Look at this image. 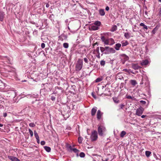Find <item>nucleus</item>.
I'll list each match as a JSON object with an SVG mask.
<instances>
[{
    "label": "nucleus",
    "instance_id": "obj_1",
    "mask_svg": "<svg viewBox=\"0 0 161 161\" xmlns=\"http://www.w3.org/2000/svg\"><path fill=\"white\" fill-rule=\"evenodd\" d=\"M101 39L104 43L106 45H112L115 43L113 39L107 38L104 36L101 37Z\"/></svg>",
    "mask_w": 161,
    "mask_h": 161
},
{
    "label": "nucleus",
    "instance_id": "obj_2",
    "mask_svg": "<svg viewBox=\"0 0 161 161\" xmlns=\"http://www.w3.org/2000/svg\"><path fill=\"white\" fill-rule=\"evenodd\" d=\"M83 61L81 59H78L75 65V70L76 71H80L82 67Z\"/></svg>",
    "mask_w": 161,
    "mask_h": 161
},
{
    "label": "nucleus",
    "instance_id": "obj_3",
    "mask_svg": "<svg viewBox=\"0 0 161 161\" xmlns=\"http://www.w3.org/2000/svg\"><path fill=\"white\" fill-rule=\"evenodd\" d=\"M106 130V128L103 125H100L98 126V131L99 134L100 136H103Z\"/></svg>",
    "mask_w": 161,
    "mask_h": 161
},
{
    "label": "nucleus",
    "instance_id": "obj_4",
    "mask_svg": "<svg viewBox=\"0 0 161 161\" xmlns=\"http://www.w3.org/2000/svg\"><path fill=\"white\" fill-rule=\"evenodd\" d=\"M98 138L97 133L96 131L94 130L91 133L90 138L92 141H96Z\"/></svg>",
    "mask_w": 161,
    "mask_h": 161
},
{
    "label": "nucleus",
    "instance_id": "obj_5",
    "mask_svg": "<svg viewBox=\"0 0 161 161\" xmlns=\"http://www.w3.org/2000/svg\"><path fill=\"white\" fill-rule=\"evenodd\" d=\"M115 52V51L113 48L108 47H106V52L105 53V54H108L110 53H114Z\"/></svg>",
    "mask_w": 161,
    "mask_h": 161
},
{
    "label": "nucleus",
    "instance_id": "obj_6",
    "mask_svg": "<svg viewBox=\"0 0 161 161\" xmlns=\"http://www.w3.org/2000/svg\"><path fill=\"white\" fill-rule=\"evenodd\" d=\"M144 109L142 107L138 108L136 111V114L138 116H140L142 114Z\"/></svg>",
    "mask_w": 161,
    "mask_h": 161
},
{
    "label": "nucleus",
    "instance_id": "obj_7",
    "mask_svg": "<svg viewBox=\"0 0 161 161\" xmlns=\"http://www.w3.org/2000/svg\"><path fill=\"white\" fill-rule=\"evenodd\" d=\"M8 158L12 161H20L18 158L13 156H8Z\"/></svg>",
    "mask_w": 161,
    "mask_h": 161
},
{
    "label": "nucleus",
    "instance_id": "obj_8",
    "mask_svg": "<svg viewBox=\"0 0 161 161\" xmlns=\"http://www.w3.org/2000/svg\"><path fill=\"white\" fill-rule=\"evenodd\" d=\"M97 107L93 108L91 110V115L93 116L95 115L97 111Z\"/></svg>",
    "mask_w": 161,
    "mask_h": 161
},
{
    "label": "nucleus",
    "instance_id": "obj_9",
    "mask_svg": "<svg viewBox=\"0 0 161 161\" xmlns=\"http://www.w3.org/2000/svg\"><path fill=\"white\" fill-rule=\"evenodd\" d=\"M103 115V113L101 112L100 110H98L97 114V117L98 119H100L101 118V116Z\"/></svg>",
    "mask_w": 161,
    "mask_h": 161
},
{
    "label": "nucleus",
    "instance_id": "obj_10",
    "mask_svg": "<svg viewBox=\"0 0 161 161\" xmlns=\"http://www.w3.org/2000/svg\"><path fill=\"white\" fill-rule=\"evenodd\" d=\"M149 63L147 59L143 60L141 63V64L142 66L146 65H147Z\"/></svg>",
    "mask_w": 161,
    "mask_h": 161
},
{
    "label": "nucleus",
    "instance_id": "obj_11",
    "mask_svg": "<svg viewBox=\"0 0 161 161\" xmlns=\"http://www.w3.org/2000/svg\"><path fill=\"white\" fill-rule=\"evenodd\" d=\"M132 68L136 70L139 69L140 67L136 64H132Z\"/></svg>",
    "mask_w": 161,
    "mask_h": 161
},
{
    "label": "nucleus",
    "instance_id": "obj_12",
    "mask_svg": "<svg viewBox=\"0 0 161 161\" xmlns=\"http://www.w3.org/2000/svg\"><path fill=\"white\" fill-rule=\"evenodd\" d=\"M90 28L93 30H96L99 29V27L97 26H96L95 25H92L91 27Z\"/></svg>",
    "mask_w": 161,
    "mask_h": 161
},
{
    "label": "nucleus",
    "instance_id": "obj_13",
    "mask_svg": "<svg viewBox=\"0 0 161 161\" xmlns=\"http://www.w3.org/2000/svg\"><path fill=\"white\" fill-rule=\"evenodd\" d=\"M99 13L102 16H104L105 14V12L104 9H100L99 10Z\"/></svg>",
    "mask_w": 161,
    "mask_h": 161
},
{
    "label": "nucleus",
    "instance_id": "obj_14",
    "mask_svg": "<svg viewBox=\"0 0 161 161\" xmlns=\"http://www.w3.org/2000/svg\"><path fill=\"white\" fill-rule=\"evenodd\" d=\"M4 15V13L0 11V20L1 21H2L3 20Z\"/></svg>",
    "mask_w": 161,
    "mask_h": 161
},
{
    "label": "nucleus",
    "instance_id": "obj_15",
    "mask_svg": "<svg viewBox=\"0 0 161 161\" xmlns=\"http://www.w3.org/2000/svg\"><path fill=\"white\" fill-rule=\"evenodd\" d=\"M121 45L120 43H117L116 44L114 47L115 49L116 50H119V49L120 47H121Z\"/></svg>",
    "mask_w": 161,
    "mask_h": 161
},
{
    "label": "nucleus",
    "instance_id": "obj_16",
    "mask_svg": "<svg viewBox=\"0 0 161 161\" xmlns=\"http://www.w3.org/2000/svg\"><path fill=\"white\" fill-rule=\"evenodd\" d=\"M130 84L133 86H135L136 85L137 83L135 80H131L130 81Z\"/></svg>",
    "mask_w": 161,
    "mask_h": 161
},
{
    "label": "nucleus",
    "instance_id": "obj_17",
    "mask_svg": "<svg viewBox=\"0 0 161 161\" xmlns=\"http://www.w3.org/2000/svg\"><path fill=\"white\" fill-rule=\"evenodd\" d=\"M117 29V26L116 25H114L112 26L110 31L113 32L115 31Z\"/></svg>",
    "mask_w": 161,
    "mask_h": 161
},
{
    "label": "nucleus",
    "instance_id": "obj_18",
    "mask_svg": "<svg viewBox=\"0 0 161 161\" xmlns=\"http://www.w3.org/2000/svg\"><path fill=\"white\" fill-rule=\"evenodd\" d=\"M126 134V132L124 130H123L120 133V137H123Z\"/></svg>",
    "mask_w": 161,
    "mask_h": 161
},
{
    "label": "nucleus",
    "instance_id": "obj_19",
    "mask_svg": "<svg viewBox=\"0 0 161 161\" xmlns=\"http://www.w3.org/2000/svg\"><path fill=\"white\" fill-rule=\"evenodd\" d=\"M140 26H142V27H143V28L144 29H146V30H147L148 29L147 27V26L146 25H145V24L143 23H141L140 24Z\"/></svg>",
    "mask_w": 161,
    "mask_h": 161
},
{
    "label": "nucleus",
    "instance_id": "obj_20",
    "mask_svg": "<svg viewBox=\"0 0 161 161\" xmlns=\"http://www.w3.org/2000/svg\"><path fill=\"white\" fill-rule=\"evenodd\" d=\"M100 49L101 52L102 53H103L105 54V53L106 52V47H100Z\"/></svg>",
    "mask_w": 161,
    "mask_h": 161
},
{
    "label": "nucleus",
    "instance_id": "obj_21",
    "mask_svg": "<svg viewBox=\"0 0 161 161\" xmlns=\"http://www.w3.org/2000/svg\"><path fill=\"white\" fill-rule=\"evenodd\" d=\"M101 24V22L98 21H97L95 22L94 23V25H96V26H97L98 27H99V26H100Z\"/></svg>",
    "mask_w": 161,
    "mask_h": 161
},
{
    "label": "nucleus",
    "instance_id": "obj_22",
    "mask_svg": "<svg viewBox=\"0 0 161 161\" xmlns=\"http://www.w3.org/2000/svg\"><path fill=\"white\" fill-rule=\"evenodd\" d=\"M123 47L127 46L128 44V42L127 41H125V42H123L121 43Z\"/></svg>",
    "mask_w": 161,
    "mask_h": 161
},
{
    "label": "nucleus",
    "instance_id": "obj_23",
    "mask_svg": "<svg viewBox=\"0 0 161 161\" xmlns=\"http://www.w3.org/2000/svg\"><path fill=\"white\" fill-rule=\"evenodd\" d=\"M44 149L47 152H50L51 151V148L50 147L47 146H45L44 147Z\"/></svg>",
    "mask_w": 161,
    "mask_h": 161
},
{
    "label": "nucleus",
    "instance_id": "obj_24",
    "mask_svg": "<svg viewBox=\"0 0 161 161\" xmlns=\"http://www.w3.org/2000/svg\"><path fill=\"white\" fill-rule=\"evenodd\" d=\"M70 150L73 151L75 153H78V150L76 148H70Z\"/></svg>",
    "mask_w": 161,
    "mask_h": 161
},
{
    "label": "nucleus",
    "instance_id": "obj_25",
    "mask_svg": "<svg viewBox=\"0 0 161 161\" xmlns=\"http://www.w3.org/2000/svg\"><path fill=\"white\" fill-rule=\"evenodd\" d=\"M151 154V152L149 151H146L145 152V154L147 157H149Z\"/></svg>",
    "mask_w": 161,
    "mask_h": 161
},
{
    "label": "nucleus",
    "instance_id": "obj_26",
    "mask_svg": "<svg viewBox=\"0 0 161 161\" xmlns=\"http://www.w3.org/2000/svg\"><path fill=\"white\" fill-rule=\"evenodd\" d=\"M63 47L65 48H68L69 47V44L67 43H64L63 44Z\"/></svg>",
    "mask_w": 161,
    "mask_h": 161
},
{
    "label": "nucleus",
    "instance_id": "obj_27",
    "mask_svg": "<svg viewBox=\"0 0 161 161\" xmlns=\"http://www.w3.org/2000/svg\"><path fill=\"white\" fill-rule=\"evenodd\" d=\"M83 140V138L81 137H79L78 138V142L79 144H80L82 143Z\"/></svg>",
    "mask_w": 161,
    "mask_h": 161
},
{
    "label": "nucleus",
    "instance_id": "obj_28",
    "mask_svg": "<svg viewBox=\"0 0 161 161\" xmlns=\"http://www.w3.org/2000/svg\"><path fill=\"white\" fill-rule=\"evenodd\" d=\"M125 38H129L130 37V34L128 33H125Z\"/></svg>",
    "mask_w": 161,
    "mask_h": 161
},
{
    "label": "nucleus",
    "instance_id": "obj_29",
    "mask_svg": "<svg viewBox=\"0 0 161 161\" xmlns=\"http://www.w3.org/2000/svg\"><path fill=\"white\" fill-rule=\"evenodd\" d=\"M34 135L36 139L39 138L38 134L36 130L34 131Z\"/></svg>",
    "mask_w": 161,
    "mask_h": 161
},
{
    "label": "nucleus",
    "instance_id": "obj_30",
    "mask_svg": "<svg viewBox=\"0 0 161 161\" xmlns=\"http://www.w3.org/2000/svg\"><path fill=\"white\" fill-rule=\"evenodd\" d=\"M28 130H29V132H30L31 135V137H32L33 135V133L32 131L30 129H28Z\"/></svg>",
    "mask_w": 161,
    "mask_h": 161
},
{
    "label": "nucleus",
    "instance_id": "obj_31",
    "mask_svg": "<svg viewBox=\"0 0 161 161\" xmlns=\"http://www.w3.org/2000/svg\"><path fill=\"white\" fill-rule=\"evenodd\" d=\"M158 30V28L156 27L152 31V33L153 34H154L156 33V31Z\"/></svg>",
    "mask_w": 161,
    "mask_h": 161
},
{
    "label": "nucleus",
    "instance_id": "obj_32",
    "mask_svg": "<svg viewBox=\"0 0 161 161\" xmlns=\"http://www.w3.org/2000/svg\"><path fill=\"white\" fill-rule=\"evenodd\" d=\"M79 155L80 157L83 158L85 157V154L83 152H80Z\"/></svg>",
    "mask_w": 161,
    "mask_h": 161
},
{
    "label": "nucleus",
    "instance_id": "obj_33",
    "mask_svg": "<svg viewBox=\"0 0 161 161\" xmlns=\"http://www.w3.org/2000/svg\"><path fill=\"white\" fill-rule=\"evenodd\" d=\"M105 62L103 60H102L100 62V64L102 66H104L105 64Z\"/></svg>",
    "mask_w": 161,
    "mask_h": 161
},
{
    "label": "nucleus",
    "instance_id": "obj_34",
    "mask_svg": "<svg viewBox=\"0 0 161 161\" xmlns=\"http://www.w3.org/2000/svg\"><path fill=\"white\" fill-rule=\"evenodd\" d=\"M29 125L31 127H35L36 125L34 123H31L29 124Z\"/></svg>",
    "mask_w": 161,
    "mask_h": 161
},
{
    "label": "nucleus",
    "instance_id": "obj_35",
    "mask_svg": "<svg viewBox=\"0 0 161 161\" xmlns=\"http://www.w3.org/2000/svg\"><path fill=\"white\" fill-rule=\"evenodd\" d=\"M102 80V79L101 78H98L96 80V82H98L101 81Z\"/></svg>",
    "mask_w": 161,
    "mask_h": 161
},
{
    "label": "nucleus",
    "instance_id": "obj_36",
    "mask_svg": "<svg viewBox=\"0 0 161 161\" xmlns=\"http://www.w3.org/2000/svg\"><path fill=\"white\" fill-rule=\"evenodd\" d=\"M41 46L42 48H44L45 47V44L43 43H42Z\"/></svg>",
    "mask_w": 161,
    "mask_h": 161
},
{
    "label": "nucleus",
    "instance_id": "obj_37",
    "mask_svg": "<svg viewBox=\"0 0 161 161\" xmlns=\"http://www.w3.org/2000/svg\"><path fill=\"white\" fill-rule=\"evenodd\" d=\"M140 102L143 104H145L146 103V102L145 101L143 100H141L140 101Z\"/></svg>",
    "mask_w": 161,
    "mask_h": 161
},
{
    "label": "nucleus",
    "instance_id": "obj_38",
    "mask_svg": "<svg viewBox=\"0 0 161 161\" xmlns=\"http://www.w3.org/2000/svg\"><path fill=\"white\" fill-rule=\"evenodd\" d=\"M108 158H104L102 159V161H108Z\"/></svg>",
    "mask_w": 161,
    "mask_h": 161
},
{
    "label": "nucleus",
    "instance_id": "obj_39",
    "mask_svg": "<svg viewBox=\"0 0 161 161\" xmlns=\"http://www.w3.org/2000/svg\"><path fill=\"white\" fill-rule=\"evenodd\" d=\"M84 61L86 63H87L88 62V60L87 58H84Z\"/></svg>",
    "mask_w": 161,
    "mask_h": 161
},
{
    "label": "nucleus",
    "instance_id": "obj_40",
    "mask_svg": "<svg viewBox=\"0 0 161 161\" xmlns=\"http://www.w3.org/2000/svg\"><path fill=\"white\" fill-rule=\"evenodd\" d=\"M51 99L53 100H53H54L55 99V97H54V96H52L51 97Z\"/></svg>",
    "mask_w": 161,
    "mask_h": 161
},
{
    "label": "nucleus",
    "instance_id": "obj_41",
    "mask_svg": "<svg viewBox=\"0 0 161 161\" xmlns=\"http://www.w3.org/2000/svg\"><path fill=\"white\" fill-rule=\"evenodd\" d=\"M41 144L42 145H44L45 144V142L44 141H42L41 142Z\"/></svg>",
    "mask_w": 161,
    "mask_h": 161
},
{
    "label": "nucleus",
    "instance_id": "obj_42",
    "mask_svg": "<svg viewBox=\"0 0 161 161\" xmlns=\"http://www.w3.org/2000/svg\"><path fill=\"white\" fill-rule=\"evenodd\" d=\"M123 71L125 72H129V71L128 69H123Z\"/></svg>",
    "mask_w": 161,
    "mask_h": 161
},
{
    "label": "nucleus",
    "instance_id": "obj_43",
    "mask_svg": "<svg viewBox=\"0 0 161 161\" xmlns=\"http://www.w3.org/2000/svg\"><path fill=\"white\" fill-rule=\"evenodd\" d=\"M105 9L106 10H107V11H108L109 10V7L108 6H107L106 7Z\"/></svg>",
    "mask_w": 161,
    "mask_h": 161
},
{
    "label": "nucleus",
    "instance_id": "obj_44",
    "mask_svg": "<svg viewBox=\"0 0 161 161\" xmlns=\"http://www.w3.org/2000/svg\"><path fill=\"white\" fill-rule=\"evenodd\" d=\"M124 106V105L123 104H121L120 105V107L121 108H122Z\"/></svg>",
    "mask_w": 161,
    "mask_h": 161
},
{
    "label": "nucleus",
    "instance_id": "obj_45",
    "mask_svg": "<svg viewBox=\"0 0 161 161\" xmlns=\"http://www.w3.org/2000/svg\"><path fill=\"white\" fill-rule=\"evenodd\" d=\"M7 113H4L3 114V116L4 117H6L7 116Z\"/></svg>",
    "mask_w": 161,
    "mask_h": 161
},
{
    "label": "nucleus",
    "instance_id": "obj_46",
    "mask_svg": "<svg viewBox=\"0 0 161 161\" xmlns=\"http://www.w3.org/2000/svg\"><path fill=\"white\" fill-rule=\"evenodd\" d=\"M37 142L38 143H40V139L39 138L36 139Z\"/></svg>",
    "mask_w": 161,
    "mask_h": 161
},
{
    "label": "nucleus",
    "instance_id": "obj_47",
    "mask_svg": "<svg viewBox=\"0 0 161 161\" xmlns=\"http://www.w3.org/2000/svg\"><path fill=\"white\" fill-rule=\"evenodd\" d=\"M113 100H114V102L115 103H118V102H119V101L118 100H115L114 99H113Z\"/></svg>",
    "mask_w": 161,
    "mask_h": 161
},
{
    "label": "nucleus",
    "instance_id": "obj_48",
    "mask_svg": "<svg viewBox=\"0 0 161 161\" xmlns=\"http://www.w3.org/2000/svg\"><path fill=\"white\" fill-rule=\"evenodd\" d=\"M146 116L145 115H142L141 116V118H144Z\"/></svg>",
    "mask_w": 161,
    "mask_h": 161
},
{
    "label": "nucleus",
    "instance_id": "obj_49",
    "mask_svg": "<svg viewBox=\"0 0 161 161\" xmlns=\"http://www.w3.org/2000/svg\"><path fill=\"white\" fill-rule=\"evenodd\" d=\"M127 97H128V98H129V99H132V97H131V96H128Z\"/></svg>",
    "mask_w": 161,
    "mask_h": 161
},
{
    "label": "nucleus",
    "instance_id": "obj_50",
    "mask_svg": "<svg viewBox=\"0 0 161 161\" xmlns=\"http://www.w3.org/2000/svg\"><path fill=\"white\" fill-rule=\"evenodd\" d=\"M46 7H47V8H48L49 7V4H47L46 5Z\"/></svg>",
    "mask_w": 161,
    "mask_h": 161
},
{
    "label": "nucleus",
    "instance_id": "obj_51",
    "mask_svg": "<svg viewBox=\"0 0 161 161\" xmlns=\"http://www.w3.org/2000/svg\"><path fill=\"white\" fill-rule=\"evenodd\" d=\"M97 58H100V54H99L97 56Z\"/></svg>",
    "mask_w": 161,
    "mask_h": 161
},
{
    "label": "nucleus",
    "instance_id": "obj_52",
    "mask_svg": "<svg viewBox=\"0 0 161 161\" xmlns=\"http://www.w3.org/2000/svg\"><path fill=\"white\" fill-rule=\"evenodd\" d=\"M3 126V125L1 124H0V127H2Z\"/></svg>",
    "mask_w": 161,
    "mask_h": 161
},
{
    "label": "nucleus",
    "instance_id": "obj_53",
    "mask_svg": "<svg viewBox=\"0 0 161 161\" xmlns=\"http://www.w3.org/2000/svg\"><path fill=\"white\" fill-rule=\"evenodd\" d=\"M92 97H94V98H96V97H95V96L94 95H93V94H92Z\"/></svg>",
    "mask_w": 161,
    "mask_h": 161
},
{
    "label": "nucleus",
    "instance_id": "obj_54",
    "mask_svg": "<svg viewBox=\"0 0 161 161\" xmlns=\"http://www.w3.org/2000/svg\"><path fill=\"white\" fill-rule=\"evenodd\" d=\"M97 51L99 53V48L98 47L97 48Z\"/></svg>",
    "mask_w": 161,
    "mask_h": 161
},
{
    "label": "nucleus",
    "instance_id": "obj_55",
    "mask_svg": "<svg viewBox=\"0 0 161 161\" xmlns=\"http://www.w3.org/2000/svg\"><path fill=\"white\" fill-rule=\"evenodd\" d=\"M6 58L8 60V61H7V62L8 63H9V59H8V58Z\"/></svg>",
    "mask_w": 161,
    "mask_h": 161
},
{
    "label": "nucleus",
    "instance_id": "obj_56",
    "mask_svg": "<svg viewBox=\"0 0 161 161\" xmlns=\"http://www.w3.org/2000/svg\"><path fill=\"white\" fill-rule=\"evenodd\" d=\"M158 0L159 2H161V0Z\"/></svg>",
    "mask_w": 161,
    "mask_h": 161
},
{
    "label": "nucleus",
    "instance_id": "obj_57",
    "mask_svg": "<svg viewBox=\"0 0 161 161\" xmlns=\"http://www.w3.org/2000/svg\"><path fill=\"white\" fill-rule=\"evenodd\" d=\"M160 12L161 13V9L160 11Z\"/></svg>",
    "mask_w": 161,
    "mask_h": 161
},
{
    "label": "nucleus",
    "instance_id": "obj_58",
    "mask_svg": "<svg viewBox=\"0 0 161 161\" xmlns=\"http://www.w3.org/2000/svg\"><path fill=\"white\" fill-rule=\"evenodd\" d=\"M68 29H69V30H70V28H69V27H68Z\"/></svg>",
    "mask_w": 161,
    "mask_h": 161
},
{
    "label": "nucleus",
    "instance_id": "obj_59",
    "mask_svg": "<svg viewBox=\"0 0 161 161\" xmlns=\"http://www.w3.org/2000/svg\"><path fill=\"white\" fill-rule=\"evenodd\" d=\"M96 44V43H95V44H94V46H95Z\"/></svg>",
    "mask_w": 161,
    "mask_h": 161
},
{
    "label": "nucleus",
    "instance_id": "obj_60",
    "mask_svg": "<svg viewBox=\"0 0 161 161\" xmlns=\"http://www.w3.org/2000/svg\"><path fill=\"white\" fill-rule=\"evenodd\" d=\"M93 161H96L95 160H93Z\"/></svg>",
    "mask_w": 161,
    "mask_h": 161
},
{
    "label": "nucleus",
    "instance_id": "obj_61",
    "mask_svg": "<svg viewBox=\"0 0 161 161\" xmlns=\"http://www.w3.org/2000/svg\"><path fill=\"white\" fill-rule=\"evenodd\" d=\"M24 82H25V81H26V80H24V81H23Z\"/></svg>",
    "mask_w": 161,
    "mask_h": 161
},
{
    "label": "nucleus",
    "instance_id": "obj_62",
    "mask_svg": "<svg viewBox=\"0 0 161 161\" xmlns=\"http://www.w3.org/2000/svg\"><path fill=\"white\" fill-rule=\"evenodd\" d=\"M145 13L146 14H147V12H145Z\"/></svg>",
    "mask_w": 161,
    "mask_h": 161
},
{
    "label": "nucleus",
    "instance_id": "obj_63",
    "mask_svg": "<svg viewBox=\"0 0 161 161\" xmlns=\"http://www.w3.org/2000/svg\"><path fill=\"white\" fill-rule=\"evenodd\" d=\"M160 158H161V155H160Z\"/></svg>",
    "mask_w": 161,
    "mask_h": 161
},
{
    "label": "nucleus",
    "instance_id": "obj_64",
    "mask_svg": "<svg viewBox=\"0 0 161 161\" xmlns=\"http://www.w3.org/2000/svg\"><path fill=\"white\" fill-rule=\"evenodd\" d=\"M142 0V1H143V0Z\"/></svg>",
    "mask_w": 161,
    "mask_h": 161
}]
</instances>
